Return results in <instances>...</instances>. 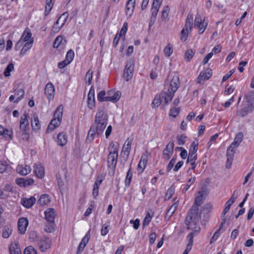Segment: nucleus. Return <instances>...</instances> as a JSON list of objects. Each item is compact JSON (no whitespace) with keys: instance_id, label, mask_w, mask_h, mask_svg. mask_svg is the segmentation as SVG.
<instances>
[{"instance_id":"obj_1","label":"nucleus","mask_w":254,"mask_h":254,"mask_svg":"<svg viewBox=\"0 0 254 254\" xmlns=\"http://www.w3.org/2000/svg\"><path fill=\"white\" fill-rule=\"evenodd\" d=\"M201 218L199 213V209L197 206H192L186 217L185 223L187 229L191 230L194 235H197L200 231V227L198 225V222Z\"/></svg>"},{"instance_id":"obj_2","label":"nucleus","mask_w":254,"mask_h":254,"mask_svg":"<svg viewBox=\"0 0 254 254\" xmlns=\"http://www.w3.org/2000/svg\"><path fill=\"white\" fill-rule=\"evenodd\" d=\"M108 117L105 113L104 108H99L95 118V123L91 127H94L97 132V136L103 132L108 123Z\"/></svg>"},{"instance_id":"obj_3","label":"nucleus","mask_w":254,"mask_h":254,"mask_svg":"<svg viewBox=\"0 0 254 254\" xmlns=\"http://www.w3.org/2000/svg\"><path fill=\"white\" fill-rule=\"evenodd\" d=\"M109 150V154L107 157L108 166L113 169V174H114L118 160V150L113 142L110 143Z\"/></svg>"},{"instance_id":"obj_4","label":"nucleus","mask_w":254,"mask_h":254,"mask_svg":"<svg viewBox=\"0 0 254 254\" xmlns=\"http://www.w3.org/2000/svg\"><path fill=\"white\" fill-rule=\"evenodd\" d=\"M64 107L61 105L59 106L54 114V119L51 121L47 128L48 131H52L59 127L61 123L63 114Z\"/></svg>"},{"instance_id":"obj_5","label":"nucleus","mask_w":254,"mask_h":254,"mask_svg":"<svg viewBox=\"0 0 254 254\" xmlns=\"http://www.w3.org/2000/svg\"><path fill=\"white\" fill-rule=\"evenodd\" d=\"M121 93L116 92L113 96H106L104 90L101 91L97 95V99L100 102L111 101L114 103L117 102L120 98Z\"/></svg>"},{"instance_id":"obj_6","label":"nucleus","mask_w":254,"mask_h":254,"mask_svg":"<svg viewBox=\"0 0 254 254\" xmlns=\"http://www.w3.org/2000/svg\"><path fill=\"white\" fill-rule=\"evenodd\" d=\"M68 17L67 12H64L58 19L56 22L53 25L52 28V32L56 34L61 30L62 27L64 25Z\"/></svg>"},{"instance_id":"obj_7","label":"nucleus","mask_w":254,"mask_h":254,"mask_svg":"<svg viewBox=\"0 0 254 254\" xmlns=\"http://www.w3.org/2000/svg\"><path fill=\"white\" fill-rule=\"evenodd\" d=\"M207 24V20L204 18L202 20L200 15L197 13L195 18L194 27L199 29L198 33L199 34H202L204 32Z\"/></svg>"},{"instance_id":"obj_8","label":"nucleus","mask_w":254,"mask_h":254,"mask_svg":"<svg viewBox=\"0 0 254 254\" xmlns=\"http://www.w3.org/2000/svg\"><path fill=\"white\" fill-rule=\"evenodd\" d=\"M133 71L134 62L132 60H130L127 62L123 73V77L127 81H128L132 78Z\"/></svg>"},{"instance_id":"obj_9","label":"nucleus","mask_w":254,"mask_h":254,"mask_svg":"<svg viewBox=\"0 0 254 254\" xmlns=\"http://www.w3.org/2000/svg\"><path fill=\"white\" fill-rule=\"evenodd\" d=\"M29 115L26 112H25L20 117L19 121V128L21 131H28L29 129Z\"/></svg>"},{"instance_id":"obj_10","label":"nucleus","mask_w":254,"mask_h":254,"mask_svg":"<svg viewBox=\"0 0 254 254\" xmlns=\"http://www.w3.org/2000/svg\"><path fill=\"white\" fill-rule=\"evenodd\" d=\"M180 86V81L179 76L177 75H175L170 84V86L169 88L168 89V91H171V93L170 94L171 97H173L174 95V93L177 90L178 88Z\"/></svg>"},{"instance_id":"obj_11","label":"nucleus","mask_w":254,"mask_h":254,"mask_svg":"<svg viewBox=\"0 0 254 254\" xmlns=\"http://www.w3.org/2000/svg\"><path fill=\"white\" fill-rule=\"evenodd\" d=\"M52 244L51 240L46 237H42L38 242V245L41 252H46L50 248Z\"/></svg>"},{"instance_id":"obj_12","label":"nucleus","mask_w":254,"mask_h":254,"mask_svg":"<svg viewBox=\"0 0 254 254\" xmlns=\"http://www.w3.org/2000/svg\"><path fill=\"white\" fill-rule=\"evenodd\" d=\"M31 38H32L31 31L29 28H27L25 29L21 37L16 44L15 48H16L18 46L19 47H21L24 42L30 41V40Z\"/></svg>"},{"instance_id":"obj_13","label":"nucleus","mask_w":254,"mask_h":254,"mask_svg":"<svg viewBox=\"0 0 254 254\" xmlns=\"http://www.w3.org/2000/svg\"><path fill=\"white\" fill-rule=\"evenodd\" d=\"M132 140L127 138L124 144L121 155L126 160L129 156L131 150Z\"/></svg>"},{"instance_id":"obj_14","label":"nucleus","mask_w":254,"mask_h":254,"mask_svg":"<svg viewBox=\"0 0 254 254\" xmlns=\"http://www.w3.org/2000/svg\"><path fill=\"white\" fill-rule=\"evenodd\" d=\"M212 75V71L210 68L206 69L204 71H201L197 79V82L202 84L205 80H208Z\"/></svg>"},{"instance_id":"obj_15","label":"nucleus","mask_w":254,"mask_h":254,"mask_svg":"<svg viewBox=\"0 0 254 254\" xmlns=\"http://www.w3.org/2000/svg\"><path fill=\"white\" fill-rule=\"evenodd\" d=\"M174 144L173 141H170L166 145L163 152V158L166 160H169L172 156L173 153Z\"/></svg>"},{"instance_id":"obj_16","label":"nucleus","mask_w":254,"mask_h":254,"mask_svg":"<svg viewBox=\"0 0 254 254\" xmlns=\"http://www.w3.org/2000/svg\"><path fill=\"white\" fill-rule=\"evenodd\" d=\"M66 42V40L63 36H58L54 41V47L59 50H62L65 47Z\"/></svg>"},{"instance_id":"obj_17","label":"nucleus","mask_w":254,"mask_h":254,"mask_svg":"<svg viewBox=\"0 0 254 254\" xmlns=\"http://www.w3.org/2000/svg\"><path fill=\"white\" fill-rule=\"evenodd\" d=\"M149 155V153L146 152V153H145L141 156L140 160L137 166V171L139 173H142L144 169L145 168L148 161V157Z\"/></svg>"},{"instance_id":"obj_18","label":"nucleus","mask_w":254,"mask_h":254,"mask_svg":"<svg viewBox=\"0 0 254 254\" xmlns=\"http://www.w3.org/2000/svg\"><path fill=\"white\" fill-rule=\"evenodd\" d=\"M28 225V221L25 218H21L18 221V229L19 233L24 234Z\"/></svg>"},{"instance_id":"obj_19","label":"nucleus","mask_w":254,"mask_h":254,"mask_svg":"<svg viewBox=\"0 0 254 254\" xmlns=\"http://www.w3.org/2000/svg\"><path fill=\"white\" fill-rule=\"evenodd\" d=\"M36 199L34 196L29 198L24 197L21 199V204L26 208H30L35 204Z\"/></svg>"},{"instance_id":"obj_20","label":"nucleus","mask_w":254,"mask_h":254,"mask_svg":"<svg viewBox=\"0 0 254 254\" xmlns=\"http://www.w3.org/2000/svg\"><path fill=\"white\" fill-rule=\"evenodd\" d=\"M160 6L155 5V4H152V7L151 9V15L150 17V20L149 22V26H152L156 19V16L158 13V12L159 11V9L160 8Z\"/></svg>"},{"instance_id":"obj_21","label":"nucleus","mask_w":254,"mask_h":254,"mask_svg":"<svg viewBox=\"0 0 254 254\" xmlns=\"http://www.w3.org/2000/svg\"><path fill=\"white\" fill-rule=\"evenodd\" d=\"M16 170L17 173L19 174L25 176L31 172V168L27 165H25L24 166L23 165H18L16 167Z\"/></svg>"},{"instance_id":"obj_22","label":"nucleus","mask_w":254,"mask_h":254,"mask_svg":"<svg viewBox=\"0 0 254 254\" xmlns=\"http://www.w3.org/2000/svg\"><path fill=\"white\" fill-rule=\"evenodd\" d=\"M45 218L48 222H55L56 215V211L53 208H48L45 211Z\"/></svg>"},{"instance_id":"obj_23","label":"nucleus","mask_w":254,"mask_h":254,"mask_svg":"<svg viewBox=\"0 0 254 254\" xmlns=\"http://www.w3.org/2000/svg\"><path fill=\"white\" fill-rule=\"evenodd\" d=\"M55 92V88L52 83H48L47 84L45 89V93L47 96L49 100L53 99Z\"/></svg>"},{"instance_id":"obj_24","label":"nucleus","mask_w":254,"mask_h":254,"mask_svg":"<svg viewBox=\"0 0 254 254\" xmlns=\"http://www.w3.org/2000/svg\"><path fill=\"white\" fill-rule=\"evenodd\" d=\"M90 238V234L89 232L85 235V236L82 238L81 242L80 243L79 246L78 247V249L77 251V254H80L83 250L84 247L88 243L89 240Z\"/></svg>"},{"instance_id":"obj_25","label":"nucleus","mask_w":254,"mask_h":254,"mask_svg":"<svg viewBox=\"0 0 254 254\" xmlns=\"http://www.w3.org/2000/svg\"><path fill=\"white\" fill-rule=\"evenodd\" d=\"M34 173L38 178H42L45 175L44 167L40 164H35L34 167Z\"/></svg>"},{"instance_id":"obj_26","label":"nucleus","mask_w":254,"mask_h":254,"mask_svg":"<svg viewBox=\"0 0 254 254\" xmlns=\"http://www.w3.org/2000/svg\"><path fill=\"white\" fill-rule=\"evenodd\" d=\"M88 106L90 109H92L95 106L94 90L92 87L88 94Z\"/></svg>"},{"instance_id":"obj_27","label":"nucleus","mask_w":254,"mask_h":254,"mask_svg":"<svg viewBox=\"0 0 254 254\" xmlns=\"http://www.w3.org/2000/svg\"><path fill=\"white\" fill-rule=\"evenodd\" d=\"M135 2V0H128L126 4V14L129 17L133 14Z\"/></svg>"},{"instance_id":"obj_28","label":"nucleus","mask_w":254,"mask_h":254,"mask_svg":"<svg viewBox=\"0 0 254 254\" xmlns=\"http://www.w3.org/2000/svg\"><path fill=\"white\" fill-rule=\"evenodd\" d=\"M195 235H194L193 233H190L189 235L187 236V239L188 240V243L186 247V248L185 251L183 253V254H188L191 249L193 242V237Z\"/></svg>"},{"instance_id":"obj_29","label":"nucleus","mask_w":254,"mask_h":254,"mask_svg":"<svg viewBox=\"0 0 254 254\" xmlns=\"http://www.w3.org/2000/svg\"><path fill=\"white\" fill-rule=\"evenodd\" d=\"M10 254H22L19 245L16 242L12 243L9 247Z\"/></svg>"},{"instance_id":"obj_30","label":"nucleus","mask_w":254,"mask_h":254,"mask_svg":"<svg viewBox=\"0 0 254 254\" xmlns=\"http://www.w3.org/2000/svg\"><path fill=\"white\" fill-rule=\"evenodd\" d=\"M31 125L33 130H38L40 129L41 126L37 115H33L31 120Z\"/></svg>"},{"instance_id":"obj_31","label":"nucleus","mask_w":254,"mask_h":254,"mask_svg":"<svg viewBox=\"0 0 254 254\" xmlns=\"http://www.w3.org/2000/svg\"><path fill=\"white\" fill-rule=\"evenodd\" d=\"M254 109V107L252 104H249L248 107L238 110L237 112V115L241 117H244L247 115L249 113L252 112Z\"/></svg>"},{"instance_id":"obj_32","label":"nucleus","mask_w":254,"mask_h":254,"mask_svg":"<svg viewBox=\"0 0 254 254\" xmlns=\"http://www.w3.org/2000/svg\"><path fill=\"white\" fill-rule=\"evenodd\" d=\"M178 201L175 202L173 203L169 208V209L167 210L166 215L165 219L166 220H169L170 218L173 215V214L176 211L177 207L178 206Z\"/></svg>"},{"instance_id":"obj_33","label":"nucleus","mask_w":254,"mask_h":254,"mask_svg":"<svg viewBox=\"0 0 254 254\" xmlns=\"http://www.w3.org/2000/svg\"><path fill=\"white\" fill-rule=\"evenodd\" d=\"M193 25V16L192 14H189L186 20L185 27L183 29L191 32Z\"/></svg>"},{"instance_id":"obj_34","label":"nucleus","mask_w":254,"mask_h":254,"mask_svg":"<svg viewBox=\"0 0 254 254\" xmlns=\"http://www.w3.org/2000/svg\"><path fill=\"white\" fill-rule=\"evenodd\" d=\"M67 141V136L64 132H60L58 135V143L61 146H64Z\"/></svg>"},{"instance_id":"obj_35","label":"nucleus","mask_w":254,"mask_h":254,"mask_svg":"<svg viewBox=\"0 0 254 254\" xmlns=\"http://www.w3.org/2000/svg\"><path fill=\"white\" fill-rule=\"evenodd\" d=\"M171 93V91H163L160 93V96L162 100V101H164L165 104H168L170 101L172 100L173 97H171L170 94Z\"/></svg>"},{"instance_id":"obj_36","label":"nucleus","mask_w":254,"mask_h":254,"mask_svg":"<svg viewBox=\"0 0 254 254\" xmlns=\"http://www.w3.org/2000/svg\"><path fill=\"white\" fill-rule=\"evenodd\" d=\"M34 42L33 38H31L30 40V41H28L26 42L25 45L23 46L21 51L20 52L21 55H25L26 52L32 47V44Z\"/></svg>"},{"instance_id":"obj_37","label":"nucleus","mask_w":254,"mask_h":254,"mask_svg":"<svg viewBox=\"0 0 254 254\" xmlns=\"http://www.w3.org/2000/svg\"><path fill=\"white\" fill-rule=\"evenodd\" d=\"M203 203V193L201 191H198L195 195L194 204L193 206H200Z\"/></svg>"},{"instance_id":"obj_38","label":"nucleus","mask_w":254,"mask_h":254,"mask_svg":"<svg viewBox=\"0 0 254 254\" xmlns=\"http://www.w3.org/2000/svg\"><path fill=\"white\" fill-rule=\"evenodd\" d=\"M50 202V197L47 194H43L38 200V203L43 206L48 204Z\"/></svg>"},{"instance_id":"obj_39","label":"nucleus","mask_w":254,"mask_h":254,"mask_svg":"<svg viewBox=\"0 0 254 254\" xmlns=\"http://www.w3.org/2000/svg\"><path fill=\"white\" fill-rule=\"evenodd\" d=\"M243 138V134L241 132L238 133L234 139V141L232 143V145L237 147L240 143L242 141Z\"/></svg>"},{"instance_id":"obj_40","label":"nucleus","mask_w":254,"mask_h":254,"mask_svg":"<svg viewBox=\"0 0 254 254\" xmlns=\"http://www.w3.org/2000/svg\"><path fill=\"white\" fill-rule=\"evenodd\" d=\"M25 92L22 89H19L15 91V96H16V99L14 101V103H18L24 96Z\"/></svg>"},{"instance_id":"obj_41","label":"nucleus","mask_w":254,"mask_h":254,"mask_svg":"<svg viewBox=\"0 0 254 254\" xmlns=\"http://www.w3.org/2000/svg\"><path fill=\"white\" fill-rule=\"evenodd\" d=\"M96 136H97L96 130L95 129L94 127H91L88 131L86 139L91 142L94 139Z\"/></svg>"},{"instance_id":"obj_42","label":"nucleus","mask_w":254,"mask_h":254,"mask_svg":"<svg viewBox=\"0 0 254 254\" xmlns=\"http://www.w3.org/2000/svg\"><path fill=\"white\" fill-rule=\"evenodd\" d=\"M12 232V227L10 226H5L2 231V236L4 238H8L11 234Z\"/></svg>"},{"instance_id":"obj_43","label":"nucleus","mask_w":254,"mask_h":254,"mask_svg":"<svg viewBox=\"0 0 254 254\" xmlns=\"http://www.w3.org/2000/svg\"><path fill=\"white\" fill-rule=\"evenodd\" d=\"M237 147L231 144L227 150V157H229L230 160H233L234 154L235 153L236 148Z\"/></svg>"},{"instance_id":"obj_44","label":"nucleus","mask_w":254,"mask_h":254,"mask_svg":"<svg viewBox=\"0 0 254 254\" xmlns=\"http://www.w3.org/2000/svg\"><path fill=\"white\" fill-rule=\"evenodd\" d=\"M195 51H193L191 49H189L186 52L185 54V59L187 62H189L190 61V60L193 57L195 54Z\"/></svg>"},{"instance_id":"obj_45","label":"nucleus","mask_w":254,"mask_h":254,"mask_svg":"<svg viewBox=\"0 0 254 254\" xmlns=\"http://www.w3.org/2000/svg\"><path fill=\"white\" fill-rule=\"evenodd\" d=\"M225 223V220L224 219L223 222H222L221 224V226H220L219 229L215 232V233L214 234L213 236L211 238V239L210 240V244H212L214 242L216 241L217 240V239L219 238V237L220 235V229L222 228L223 224Z\"/></svg>"},{"instance_id":"obj_46","label":"nucleus","mask_w":254,"mask_h":254,"mask_svg":"<svg viewBox=\"0 0 254 254\" xmlns=\"http://www.w3.org/2000/svg\"><path fill=\"white\" fill-rule=\"evenodd\" d=\"M55 227V222H48V223L45 225L44 230L47 233H52L54 231Z\"/></svg>"},{"instance_id":"obj_47","label":"nucleus","mask_w":254,"mask_h":254,"mask_svg":"<svg viewBox=\"0 0 254 254\" xmlns=\"http://www.w3.org/2000/svg\"><path fill=\"white\" fill-rule=\"evenodd\" d=\"M74 56V53L73 50H69L66 53L65 56V62L67 64H70L73 60Z\"/></svg>"},{"instance_id":"obj_48","label":"nucleus","mask_w":254,"mask_h":254,"mask_svg":"<svg viewBox=\"0 0 254 254\" xmlns=\"http://www.w3.org/2000/svg\"><path fill=\"white\" fill-rule=\"evenodd\" d=\"M53 5V2L52 0H47V3L45 6V15H48L50 12Z\"/></svg>"},{"instance_id":"obj_49","label":"nucleus","mask_w":254,"mask_h":254,"mask_svg":"<svg viewBox=\"0 0 254 254\" xmlns=\"http://www.w3.org/2000/svg\"><path fill=\"white\" fill-rule=\"evenodd\" d=\"M132 177V172L131 170V168H130L127 172V177L125 180V184L126 186L129 187L130 185V184L131 182Z\"/></svg>"},{"instance_id":"obj_50","label":"nucleus","mask_w":254,"mask_h":254,"mask_svg":"<svg viewBox=\"0 0 254 254\" xmlns=\"http://www.w3.org/2000/svg\"><path fill=\"white\" fill-rule=\"evenodd\" d=\"M14 69V65L12 63H9L4 71V75L5 77H8L10 75V72Z\"/></svg>"},{"instance_id":"obj_51","label":"nucleus","mask_w":254,"mask_h":254,"mask_svg":"<svg viewBox=\"0 0 254 254\" xmlns=\"http://www.w3.org/2000/svg\"><path fill=\"white\" fill-rule=\"evenodd\" d=\"M169 12V8L168 6H166L163 7L162 11V14L161 16L162 21H165L167 18L168 16Z\"/></svg>"},{"instance_id":"obj_52","label":"nucleus","mask_w":254,"mask_h":254,"mask_svg":"<svg viewBox=\"0 0 254 254\" xmlns=\"http://www.w3.org/2000/svg\"><path fill=\"white\" fill-rule=\"evenodd\" d=\"M175 192V189L173 187L170 188L167 191V192L164 196V200L167 201L169 200L173 195Z\"/></svg>"},{"instance_id":"obj_53","label":"nucleus","mask_w":254,"mask_h":254,"mask_svg":"<svg viewBox=\"0 0 254 254\" xmlns=\"http://www.w3.org/2000/svg\"><path fill=\"white\" fill-rule=\"evenodd\" d=\"M13 132L11 130H8L4 128L3 131H2L1 135L6 138L11 139L12 137Z\"/></svg>"},{"instance_id":"obj_54","label":"nucleus","mask_w":254,"mask_h":254,"mask_svg":"<svg viewBox=\"0 0 254 254\" xmlns=\"http://www.w3.org/2000/svg\"><path fill=\"white\" fill-rule=\"evenodd\" d=\"M162 102L163 101L160 96V95H156L155 97L154 100H153L152 104L154 107H158V106H159Z\"/></svg>"},{"instance_id":"obj_55","label":"nucleus","mask_w":254,"mask_h":254,"mask_svg":"<svg viewBox=\"0 0 254 254\" xmlns=\"http://www.w3.org/2000/svg\"><path fill=\"white\" fill-rule=\"evenodd\" d=\"M93 72L92 70L89 69L85 75V79H87V83L90 85L92 82Z\"/></svg>"},{"instance_id":"obj_56","label":"nucleus","mask_w":254,"mask_h":254,"mask_svg":"<svg viewBox=\"0 0 254 254\" xmlns=\"http://www.w3.org/2000/svg\"><path fill=\"white\" fill-rule=\"evenodd\" d=\"M187 137L184 135L177 136V140L178 144L180 145H183L185 143Z\"/></svg>"},{"instance_id":"obj_57","label":"nucleus","mask_w":254,"mask_h":254,"mask_svg":"<svg viewBox=\"0 0 254 254\" xmlns=\"http://www.w3.org/2000/svg\"><path fill=\"white\" fill-rule=\"evenodd\" d=\"M152 218V217L149 213H148L146 214V215L143 221L142 226L143 227L147 226L149 224V223L151 221Z\"/></svg>"},{"instance_id":"obj_58","label":"nucleus","mask_w":254,"mask_h":254,"mask_svg":"<svg viewBox=\"0 0 254 254\" xmlns=\"http://www.w3.org/2000/svg\"><path fill=\"white\" fill-rule=\"evenodd\" d=\"M24 254H37V252L32 247L29 246L24 250Z\"/></svg>"},{"instance_id":"obj_59","label":"nucleus","mask_w":254,"mask_h":254,"mask_svg":"<svg viewBox=\"0 0 254 254\" xmlns=\"http://www.w3.org/2000/svg\"><path fill=\"white\" fill-rule=\"evenodd\" d=\"M190 32V31H186L185 29H182L181 32V40L183 42H185L186 40L188 37V35Z\"/></svg>"},{"instance_id":"obj_60","label":"nucleus","mask_w":254,"mask_h":254,"mask_svg":"<svg viewBox=\"0 0 254 254\" xmlns=\"http://www.w3.org/2000/svg\"><path fill=\"white\" fill-rule=\"evenodd\" d=\"M176 159L177 157L174 156L173 158L171 160L167 168V171L168 172H170L174 167V164L176 161Z\"/></svg>"},{"instance_id":"obj_61","label":"nucleus","mask_w":254,"mask_h":254,"mask_svg":"<svg viewBox=\"0 0 254 254\" xmlns=\"http://www.w3.org/2000/svg\"><path fill=\"white\" fill-rule=\"evenodd\" d=\"M235 90V88L232 86H229L228 85L225 86L224 94L225 95H229L233 93Z\"/></svg>"},{"instance_id":"obj_62","label":"nucleus","mask_w":254,"mask_h":254,"mask_svg":"<svg viewBox=\"0 0 254 254\" xmlns=\"http://www.w3.org/2000/svg\"><path fill=\"white\" fill-rule=\"evenodd\" d=\"M179 113L180 109L179 108H174L170 110V115L173 116L174 118H175L179 114Z\"/></svg>"},{"instance_id":"obj_63","label":"nucleus","mask_w":254,"mask_h":254,"mask_svg":"<svg viewBox=\"0 0 254 254\" xmlns=\"http://www.w3.org/2000/svg\"><path fill=\"white\" fill-rule=\"evenodd\" d=\"M105 179V176L103 175H101L97 177V178L94 185L100 187L102 182Z\"/></svg>"},{"instance_id":"obj_64","label":"nucleus","mask_w":254,"mask_h":254,"mask_svg":"<svg viewBox=\"0 0 254 254\" xmlns=\"http://www.w3.org/2000/svg\"><path fill=\"white\" fill-rule=\"evenodd\" d=\"M164 52L166 56L169 57L173 53L172 49L167 45L164 49Z\"/></svg>"}]
</instances>
